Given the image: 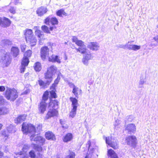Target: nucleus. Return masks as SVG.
I'll use <instances>...</instances> for the list:
<instances>
[{"instance_id":"nucleus-3","label":"nucleus","mask_w":158,"mask_h":158,"mask_svg":"<svg viewBox=\"0 0 158 158\" xmlns=\"http://www.w3.org/2000/svg\"><path fill=\"white\" fill-rule=\"evenodd\" d=\"M5 96L7 100L14 101L18 97V92L15 89L7 88L5 92Z\"/></svg>"},{"instance_id":"nucleus-5","label":"nucleus","mask_w":158,"mask_h":158,"mask_svg":"<svg viewBox=\"0 0 158 158\" xmlns=\"http://www.w3.org/2000/svg\"><path fill=\"white\" fill-rule=\"evenodd\" d=\"M2 61L4 67L7 66L10 63L11 59L4 50H0V62Z\"/></svg>"},{"instance_id":"nucleus-34","label":"nucleus","mask_w":158,"mask_h":158,"mask_svg":"<svg viewBox=\"0 0 158 158\" xmlns=\"http://www.w3.org/2000/svg\"><path fill=\"white\" fill-rule=\"evenodd\" d=\"M83 57L89 60L93 59V56L90 52H88L83 55Z\"/></svg>"},{"instance_id":"nucleus-59","label":"nucleus","mask_w":158,"mask_h":158,"mask_svg":"<svg viewBox=\"0 0 158 158\" xmlns=\"http://www.w3.org/2000/svg\"><path fill=\"white\" fill-rule=\"evenodd\" d=\"M126 44L124 45H120L119 46V47L121 48H124V49H126V48L127 49V48L126 47Z\"/></svg>"},{"instance_id":"nucleus-37","label":"nucleus","mask_w":158,"mask_h":158,"mask_svg":"<svg viewBox=\"0 0 158 158\" xmlns=\"http://www.w3.org/2000/svg\"><path fill=\"white\" fill-rule=\"evenodd\" d=\"M31 146L35 149L36 150L39 152H41L42 151V147L41 146H38L37 145L35 144L32 143Z\"/></svg>"},{"instance_id":"nucleus-32","label":"nucleus","mask_w":158,"mask_h":158,"mask_svg":"<svg viewBox=\"0 0 158 158\" xmlns=\"http://www.w3.org/2000/svg\"><path fill=\"white\" fill-rule=\"evenodd\" d=\"M19 50L18 48L16 47H13L11 49V52L13 56L15 57H16L18 55Z\"/></svg>"},{"instance_id":"nucleus-54","label":"nucleus","mask_w":158,"mask_h":158,"mask_svg":"<svg viewBox=\"0 0 158 158\" xmlns=\"http://www.w3.org/2000/svg\"><path fill=\"white\" fill-rule=\"evenodd\" d=\"M30 92V90L29 89H27L26 88L25 89V91L22 94H27L28 93Z\"/></svg>"},{"instance_id":"nucleus-42","label":"nucleus","mask_w":158,"mask_h":158,"mask_svg":"<svg viewBox=\"0 0 158 158\" xmlns=\"http://www.w3.org/2000/svg\"><path fill=\"white\" fill-rule=\"evenodd\" d=\"M48 92H46L44 94L43 96V101L44 102L47 100L48 98Z\"/></svg>"},{"instance_id":"nucleus-52","label":"nucleus","mask_w":158,"mask_h":158,"mask_svg":"<svg viewBox=\"0 0 158 158\" xmlns=\"http://www.w3.org/2000/svg\"><path fill=\"white\" fill-rule=\"evenodd\" d=\"M2 134L3 136H4L5 137H7V138L9 136L8 134L5 131H2Z\"/></svg>"},{"instance_id":"nucleus-64","label":"nucleus","mask_w":158,"mask_h":158,"mask_svg":"<svg viewBox=\"0 0 158 158\" xmlns=\"http://www.w3.org/2000/svg\"><path fill=\"white\" fill-rule=\"evenodd\" d=\"M60 123H61V124L62 125L63 124V121H62L61 120H60Z\"/></svg>"},{"instance_id":"nucleus-60","label":"nucleus","mask_w":158,"mask_h":158,"mask_svg":"<svg viewBox=\"0 0 158 158\" xmlns=\"http://www.w3.org/2000/svg\"><path fill=\"white\" fill-rule=\"evenodd\" d=\"M153 39L155 41L158 43V35L154 37Z\"/></svg>"},{"instance_id":"nucleus-22","label":"nucleus","mask_w":158,"mask_h":158,"mask_svg":"<svg viewBox=\"0 0 158 158\" xmlns=\"http://www.w3.org/2000/svg\"><path fill=\"white\" fill-rule=\"evenodd\" d=\"M34 29L35 30V33L36 35L37 36L40 38V44H41V40H42L44 36V35L38 29V27H35Z\"/></svg>"},{"instance_id":"nucleus-55","label":"nucleus","mask_w":158,"mask_h":158,"mask_svg":"<svg viewBox=\"0 0 158 158\" xmlns=\"http://www.w3.org/2000/svg\"><path fill=\"white\" fill-rule=\"evenodd\" d=\"M9 11L13 14H14L15 12V10L13 7H11L9 9Z\"/></svg>"},{"instance_id":"nucleus-51","label":"nucleus","mask_w":158,"mask_h":158,"mask_svg":"<svg viewBox=\"0 0 158 158\" xmlns=\"http://www.w3.org/2000/svg\"><path fill=\"white\" fill-rule=\"evenodd\" d=\"M63 10H60L57 12L56 14L57 15L60 16H61L62 14L63 13Z\"/></svg>"},{"instance_id":"nucleus-12","label":"nucleus","mask_w":158,"mask_h":158,"mask_svg":"<svg viewBox=\"0 0 158 158\" xmlns=\"http://www.w3.org/2000/svg\"><path fill=\"white\" fill-rule=\"evenodd\" d=\"M62 58L59 56L57 55H52L50 57H48V60L52 62H57L58 64L61 63Z\"/></svg>"},{"instance_id":"nucleus-36","label":"nucleus","mask_w":158,"mask_h":158,"mask_svg":"<svg viewBox=\"0 0 158 158\" xmlns=\"http://www.w3.org/2000/svg\"><path fill=\"white\" fill-rule=\"evenodd\" d=\"M34 68L36 71H39L41 69V64L39 62H36L34 64Z\"/></svg>"},{"instance_id":"nucleus-40","label":"nucleus","mask_w":158,"mask_h":158,"mask_svg":"<svg viewBox=\"0 0 158 158\" xmlns=\"http://www.w3.org/2000/svg\"><path fill=\"white\" fill-rule=\"evenodd\" d=\"M38 82L41 88H45L46 87V85L48 83H45L42 80H38Z\"/></svg>"},{"instance_id":"nucleus-53","label":"nucleus","mask_w":158,"mask_h":158,"mask_svg":"<svg viewBox=\"0 0 158 158\" xmlns=\"http://www.w3.org/2000/svg\"><path fill=\"white\" fill-rule=\"evenodd\" d=\"M26 48V45L24 44L21 45V48L22 52H24Z\"/></svg>"},{"instance_id":"nucleus-49","label":"nucleus","mask_w":158,"mask_h":158,"mask_svg":"<svg viewBox=\"0 0 158 158\" xmlns=\"http://www.w3.org/2000/svg\"><path fill=\"white\" fill-rule=\"evenodd\" d=\"M121 123V121L120 120L117 119L115 120V123L114 124V126L116 128V127L118 126L119 124Z\"/></svg>"},{"instance_id":"nucleus-56","label":"nucleus","mask_w":158,"mask_h":158,"mask_svg":"<svg viewBox=\"0 0 158 158\" xmlns=\"http://www.w3.org/2000/svg\"><path fill=\"white\" fill-rule=\"evenodd\" d=\"M36 158H42L43 156L41 153H37V155L36 156Z\"/></svg>"},{"instance_id":"nucleus-39","label":"nucleus","mask_w":158,"mask_h":158,"mask_svg":"<svg viewBox=\"0 0 158 158\" xmlns=\"http://www.w3.org/2000/svg\"><path fill=\"white\" fill-rule=\"evenodd\" d=\"M31 51L30 50H28L25 53L23 58L27 59L29 60L28 58L31 57Z\"/></svg>"},{"instance_id":"nucleus-33","label":"nucleus","mask_w":158,"mask_h":158,"mask_svg":"<svg viewBox=\"0 0 158 158\" xmlns=\"http://www.w3.org/2000/svg\"><path fill=\"white\" fill-rule=\"evenodd\" d=\"M76 49L77 52H78L80 53L84 54L87 52L86 51V48L85 45L80 47L78 48H76Z\"/></svg>"},{"instance_id":"nucleus-13","label":"nucleus","mask_w":158,"mask_h":158,"mask_svg":"<svg viewBox=\"0 0 158 158\" xmlns=\"http://www.w3.org/2000/svg\"><path fill=\"white\" fill-rule=\"evenodd\" d=\"M70 86L73 88V93L74 94L76 97L78 98V94L81 93V90L79 88L75 86L73 84H70Z\"/></svg>"},{"instance_id":"nucleus-62","label":"nucleus","mask_w":158,"mask_h":158,"mask_svg":"<svg viewBox=\"0 0 158 158\" xmlns=\"http://www.w3.org/2000/svg\"><path fill=\"white\" fill-rule=\"evenodd\" d=\"M62 75L60 73H59L58 75L57 78L60 79V76Z\"/></svg>"},{"instance_id":"nucleus-46","label":"nucleus","mask_w":158,"mask_h":158,"mask_svg":"<svg viewBox=\"0 0 158 158\" xmlns=\"http://www.w3.org/2000/svg\"><path fill=\"white\" fill-rule=\"evenodd\" d=\"M29 155L31 158H35L36 156L35 152L33 150H31L29 152Z\"/></svg>"},{"instance_id":"nucleus-61","label":"nucleus","mask_w":158,"mask_h":158,"mask_svg":"<svg viewBox=\"0 0 158 158\" xmlns=\"http://www.w3.org/2000/svg\"><path fill=\"white\" fill-rule=\"evenodd\" d=\"M3 153L0 151V158H2L3 156Z\"/></svg>"},{"instance_id":"nucleus-47","label":"nucleus","mask_w":158,"mask_h":158,"mask_svg":"<svg viewBox=\"0 0 158 158\" xmlns=\"http://www.w3.org/2000/svg\"><path fill=\"white\" fill-rule=\"evenodd\" d=\"M59 80V79L58 78H57V79L56 80H55V81H54V84H52V88L53 89H54V88L56 87V85L58 83Z\"/></svg>"},{"instance_id":"nucleus-26","label":"nucleus","mask_w":158,"mask_h":158,"mask_svg":"<svg viewBox=\"0 0 158 158\" xmlns=\"http://www.w3.org/2000/svg\"><path fill=\"white\" fill-rule=\"evenodd\" d=\"M45 135L46 138L48 140L51 139L54 140L56 139L54 135L51 131H48L46 132Z\"/></svg>"},{"instance_id":"nucleus-57","label":"nucleus","mask_w":158,"mask_h":158,"mask_svg":"<svg viewBox=\"0 0 158 158\" xmlns=\"http://www.w3.org/2000/svg\"><path fill=\"white\" fill-rule=\"evenodd\" d=\"M5 88L4 86H0V91L3 92L5 91Z\"/></svg>"},{"instance_id":"nucleus-21","label":"nucleus","mask_w":158,"mask_h":158,"mask_svg":"<svg viewBox=\"0 0 158 158\" xmlns=\"http://www.w3.org/2000/svg\"><path fill=\"white\" fill-rule=\"evenodd\" d=\"M47 11L46 7L41 6L37 9L36 13L39 16H41L46 13Z\"/></svg>"},{"instance_id":"nucleus-9","label":"nucleus","mask_w":158,"mask_h":158,"mask_svg":"<svg viewBox=\"0 0 158 158\" xmlns=\"http://www.w3.org/2000/svg\"><path fill=\"white\" fill-rule=\"evenodd\" d=\"M49 49L47 46L42 48L40 50L41 59L44 60L48 56Z\"/></svg>"},{"instance_id":"nucleus-7","label":"nucleus","mask_w":158,"mask_h":158,"mask_svg":"<svg viewBox=\"0 0 158 158\" xmlns=\"http://www.w3.org/2000/svg\"><path fill=\"white\" fill-rule=\"evenodd\" d=\"M29 147L27 145H24L23 147V152H21L16 154L17 157L18 158H29L28 156L27 155H25V154L27 152L28 149L29 148Z\"/></svg>"},{"instance_id":"nucleus-28","label":"nucleus","mask_w":158,"mask_h":158,"mask_svg":"<svg viewBox=\"0 0 158 158\" xmlns=\"http://www.w3.org/2000/svg\"><path fill=\"white\" fill-rule=\"evenodd\" d=\"M9 112V109L6 107H0V115H4L8 114Z\"/></svg>"},{"instance_id":"nucleus-24","label":"nucleus","mask_w":158,"mask_h":158,"mask_svg":"<svg viewBox=\"0 0 158 158\" xmlns=\"http://www.w3.org/2000/svg\"><path fill=\"white\" fill-rule=\"evenodd\" d=\"M70 100L72 102L71 106L72 108L77 109L78 106L77 100L75 98L70 97Z\"/></svg>"},{"instance_id":"nucleus-27","label":"nucleus","mask_w":158,"mask_h":158,"mask_svg":"<svg viewBox=\"0 0 158 158\" xmlns=\"http://www.w3.org/2000/svg\"><path fill=\"white\" fill-rule=\"evenodd\" d=\"M108 156L111 158H118V156L114 151L112 149H109L107 152Z\"/></svg>"},{"instance_id":"nucleus-44","label":"nucleus","mask_w":158,"mask_h":158,"mask_svg":"<svg viewBox=\"0 0 158 158\" xmlns=\"http://www.w3.org/2000/svg\"><path fill=\"white\" fill-rule=\"evenodd\" d=\"M89 60L83 57L82 62L85 65L88 66L89 64Z\"/></svg>"},{"instance_id":"nucleus-16","label":"nucleus","mask_w":158,"mask_h":158,"mask_svg":"<svg viewBox=\"0 0 158 158\" xmlns=\"http://www.w3.org/2000/svg\"><path fill=\"white\" fill-rule=\"evenodd\" d=\"M29 63V60L27 59L23 58L21 66L20 68V71L21 73H23L26 69V67L27 66Z\"/></svg>"},{"instance_id":"nucleus-35","label":"nucleus","mask_w":158,"mask_h":158,"mask_svg":"<svg viewBox=\"0 0 158 158\" xmlns=\"http://www.w3.org/2000/svg\"><path fill=\"white\" fill-rule=\"evenodd\" d=\"M7 130L9 133H13L16 131V129L15 127L10 124L7 127Z\"/></svg>"},{"instance_id":"nucleus-41","label":"nucleus","mask_w":158,"mask_h":158,"mask_svg":"<svg viewBox=\"0 0 158 158\" xmlns=\"http://www.w3.org/2000/svg\"><path fill=\"white\" fill-rule=\"evenodd\" d=\"M41 28L43 31L45 32L48 33H50L48 27L44 25L42 26Z\"/></svg>"},{"instance_id":"nucleus-25","label":"nucleus","mask_w":158,"mask_h":158,"mask_svg":"<svg viewBox=\"0 0 158 158\" xmlns=\"http://www.w3.org/2000/svg\"><path fill=\"white\" fill-rule=\"evenodd\" d=\"M73 138V135L72 134L68 133L63 137V141L65 142H67L71 141Z\"/></svg>"},{"instance_id":"nucleus-29","label":"nucleus","mask_w":158,"mask_h":158,"mask_svg":"<svg viewBox=\"0 0 158 158\" xmlns=\"http://www.w3.org/2000/svg\"><path fill=\"white\" fill-rule=\"evenodd\" d=\"M53 75V74L50 73H49L48 71L47 72L45 73V79L49 80L47 81V83H48V84H49L52 81Z\"/></svg>"},{"instance_id":"nucleus-1","label":"nucleus","mask_w":158,"mask_h":158,"mask_svg":"<svg viewBox=\"0 0 158 158\" xmlns=\"http://www.w3.org/2000/svg\"><path fill=\"white\" fill-rule=\"evenodd\" d=\"M42 125L38 124L35 127L31 124H28L23 123L22 125V130L24 133H29L31 134L30 139L31 141H35L37 143H40L42 145H43L45 142V139L43 137L39 136L37 135H34L36 132L38 133L41 130Z\"/></svg>"},{"instance_id":"nucleus-50","label":"nucleus","mask_w":158,"mask_h":158,"mask_svg":"<svg viewBox=\"0 0 158 158\" xmlns=\"http://www.w3.org/2000/svg\"><path fill=\"white\" fill-rule=\"evenodd\" d=\"M75 156V154L73 152H71L69 156H68L66 158H74Z\"/></svg>"},{"instance_id":"nucleus-23","label":"nucleus","mask_w":158,"mask_h":158,"mask_svg":"<svg viewBox=\"0 0 158 158\" xmlns=\"http://www.w3.org/2000/svg\"><path fill=\"white\" fill-rule=\"evenodd\" d=\"M3 20H2L1 24L2 26L4 27H6L9 26L11 23L10 20L8 18L4 17L3 18Z\"/></svg>"},{"instance_id":"nucleus-43","label":"nucleus","mask_w":158,"mask_h":158,"mask_svg":"<svg viewBox=\"0 0 158 158\" xmlns=\"http://www.w3.org/2000/svg\"><path fill=\"white\" fill-rule=\"evenodd\" d=\"M6 101L4 97L2 96H0V106H2L5 105Z\"/></svg>"},{"instance_id":"nucleus-10","label":"nucleus","mask_w":158,"mask_h":158,"mask_svg":"<svg viewBox=\"0 0 158 158\" xmlns=\"http://www.w3.org/2000/svg\"><path fill=\"white\" fill-rule=\"evenodd\" d=\"M126 141L127 144L135 147L137 143V139L135 136L132 135L126 138Z\"/></svg>"},{"instance_id":"nucleus-48","label":"nucleus","mask_w":158,"mask_h":158,"mask_svg":"<svg viewBox=\"0 0 158 158\" xmlns=\"http://www.w3.org/2000/svg\"><path fill=\"white\" fill-rule=\"evenodd\" d=\"M51 96L52 97L56 98V93L53 90L50 92Z\"/></svg>"},{"instance_id":"nucleus-63","label":"nucleus","mask_w":158,"mask_h":158,"mask_svg":"<svg viewBox=\"0 0 158 158\" xmlns=\"http://www.w3.org/2000/svg\"><path fill=\"white\" fill-rule=\"evenodd\" d=\"M2 124L0 123V130L2 129Z\"/></svg>"},{"instance_id":"nucleus-15","label":"nucleus","mask_w":158,"mask_h":158,"mask_svg":"<svg viewBox=\"0 0 158 158\" xmlns=\"http://www.w3.org/2000/svg\"><path fill=\"white\" fill-rule=\"evenodd\" d=\"M126 130L129 133H135L136 130V127L134 124H129L125 126Z\"/></svg>"},{"instance_id":"nucleus-18","label":"nucleus","mask_w":158,"mask_h":158,"mask_svg":"<svg viewBox=\"0 0 158 158\" xmlns=\"http://www.w3.org/2000/svg\"><path fill=\"white\" fill-rule=\"evenodd\" d=\"M57 111L55 109H52V110L50 109L47 114L46 118L47 119H48L52 117L56 116L57 115Z\"/></svg>"},{"instance_id":"nucleus-19","label":"nucleus","mask_w":158,"mask_h":158,"mask_svg":"<svg viewBox=\"0 0 158 158\" xmlns=\"http://www.w3.org/2000/svg\"><path fill=\"white\" fill-rule=\"evenodd\" d=\"M72 40L73 42L75 43L76 44L80 47L84 46L85 45L84 44V42L81 40H78L77 38L75 36L73 37Z\"/></svg>"},{"instance_id":"nucleus-8","label":"nucleus","mask_w":158,"mask_h":158,"mask_svg":"<svg viewBox=\"0 0 158 158\" xmlns=\"http://www.w3.org/2000/svg\"><path fill=\"white\" fill-rule=\"evenodd\" d=\"M133 42V41H129L126 44V46L127 48V49L135 51L139 50L141 48V46L140 45L132 44Z\"/></svg>"},{"instance_id":"nucleus-38","label":"nucleus","mask_w":158,"mask_h":158,"mask_svg":"<svg viewBox=\"0 0 158 158\" xmlns=\"http://www.w3.org/2000/svg\"><path fill=\"white\" fill-rule=\"evenodd\" d=\"M77 109L75 108H72V109L70 112L69 114V117L72 118H73L76 114V110Z\"/></svg>"},{"instance_id":"nucleus-20","label":"nucleus","mask_w":158,"mask_h":158,"mask_svg":"<svg viewBox=\"0 0 158 158\" xmlns=\"http://www.w3.org/2000/svg\"><path fill=\"white\" fill-rule=\"evenodd\" d=\"M27 115L25 114H22L18 116L15 119V122L17 124L20 123L24 121Z\"/></svg>"},{"instance_id":"nucleus-31","label":"nucleus","mask_w":158,"mask_h":158,"mask_svg":"<svg viewBox=\"0 0 158 158\" xmlns=\"http://www.w3.org/2000/svg\"><path fill=\"white\" fill-rule=\"evenodd\" d=\"M59 102L56 100H52L49 103V107L51 108L52 107L54 109L56 108L58 105Z\"/></svg>"},{"instance_id":"nucleus-11","label":"nucleus","mask_w":158,"mask_h":158,"mask_svg":"<svg viewBox=\"0 0 158 158\" xmlns=\"http://www.w3.org/2000/svg\"><path fill=\"white\" fill-rule=\"evenodd\" d=\"M100 47L99 44L97 42H90L88 43L87 47L93 51H97Z\"/></svg>"},{"instance_id":"nucleus-45","label":"nucleus","mask_w":158,"mask_h":158,"mask_svg":"<svg viewBox=\"0 0 158 158\" xmlns=\"http://www.w3.org/2000/svg\"><path fill=\"white\" fill-rule=\"evenodd\" d=\"M3 45L4 46L6 45H9L10 44V42L8 40H4L2 41Z\"/></svg>"},{"instance_id":"nucleus-58","label":"nucleus","mask_w":158,"mask_h":158,"mask_svg":"<svg viewBox=\"0 0 158 158\" xmlns=\"http://www.w3.org/2000/svg\"><path fill=\"white\" fill-rule=\"evenodd\" d=\"M145 82L143 79H141L139 82V85H143Z\"/></svg>"},{"instance_id":"nucleus-14","label":"nucleus","mask_w":158,"mask_h":158,"mask_svg":"<svg viewBox=\"0 0 158 158\" xmlns=\"http://www.w3.org/2000/svg\"><path fill=\"white\" fill-rule=\"evenodd\" d=\"M86 146H88V150H90L89 152V154L87 153V154L85 156V158H89L92 155V154L94 152V147H92V144H91V142L90 141H88L87 143L86 144Z\"/></svg>"},{"instance_id":"nucleus-6","label":"nucleus","mask_w":158,"mask_h":158,"mask_svg":"<svg viewBox=\"0 0 158 158\" xmlns=\"http://www.w3.org/2000/svg\"><path fill=\"white\" fill-rule=\"evenodd\" d=\"M117 141L116 139L113 138L112 137H108L106 138V143L114 149H116L118 148Z\"/></svg>"},{"instance_id":"nucleus-30","label":"nucleus","mask_w":158,"mask_h":158,"mask_svg":"<svg viewBox=\"0 0 158 158\" xmlns=\"http://www.w3.org/2000/svg\"><path fill=\"white\" fill-rule=\"evenodd\" d=\"M47 71L53 75L55 74L57 71V68L56 66L51 65L48 69Z\"/></svg>"},{"instance_id":"nucleus-17","label":"nucleus","mask_w":158,"mask_h":158,"mask_svg":"<svg viewBox=\"0 0 158 158\" xmlns=\"http://www.w3.org/2000/svg\"><path fill=\"white\" fill-rule=\"evenodd\" d=\"M46 107L47 105L45 102L42 101L38 106V110L40 113L43 114L46 110Z\"/></svg>"},{"instance_id":"nucleus-4","label":"nucleus","mask_w":158,"mask_h":158,"mask_svg":"<svg viewBox=\"0 0 158 158\" xmlns=\"http://www.w3.org/2000/svg\"><path fill=\"white\" fill-rule=\"evenodd\" d=\"M58 22L56 18L51 16L48 17L44 20V23L50 26L49 30L51 31L56 29L55 25L58 24Z\"/></svg>"},{"instance_id":"nucleus-2","label":"nucleus","mask_w":158,"mask_h":158,"mask_svg":"<svg viewBox=\"0 0 158 158\" xmlns=\"http://www.w3.org/2000/svg\"><path fill=\"white\" fill-rule=\"evenodd\" d=\"M24 35L27 43L31 46H33L36 45L37 40L33 35L32 30L30 29H26Z\"/></svg>"}]
</instances>
